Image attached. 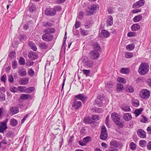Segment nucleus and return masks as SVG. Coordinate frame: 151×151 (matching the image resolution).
I'll return each instance as SVG.
<instances>
[{"label":"nucleus","instance_id":"1","mask_svg":"<svg viewBox=\"0 0 151 151\" xmlns=\"http://www.w3.org/2000/svg\"><path fill=\"white\" fill-rule=\"evenodd\" d=\"M149 70V65L147 63L142 62L139 67L138 72L141 75H144L148 73Z\"/></svg>","mask_w":151,"mask_h":151},{"label":"nucleus","instance_id":"2","mask_svg":"<svg viewBox=\"0 0 151 151\" xmlns=\"http://www.w3.org/2000/svg\"><path fill=\"white\" fill-rule=\"evenodd\" d=\"M99 6L96 4H92L88 7V10L86 11V14L88 15H91L94 14L96 12Z\"/></svg>","mask_w":151,"mask_h":151},{"label":"nucleus","instance_id":"3","mask_svg":"<svg viewBox=\"0 0 151 151\" xmlns=\"http://www.w3.org/2000/svg\"><path fill=\"white\" fill-rule=\"evenodd\" d=\"M111 116L113 121L116 125L121 127L123 126V123L120 122V116L118 114L114 112L112 114Z\"/></svg>","mask_w":151,"mask_h":151},{"label":"nucleus","instance_id":"4","mask_svg":"<svg viewBox=\"0 0 151 151\" xmlns=\"http://www.w3.org/2000/svg\"><path fill=\"white\" fill-rule=\"evenodd\" d=\"M150 91L147 89H142L139 93L140 96L143 99H147L150 96Z\"/></svg>","mask_w":151,"mask_h":151},{"label":"nucleus","instance_id":"5","mask_svg":"<svg viewBox=\"0 0 151 151\" xmlns=\"http://www.w3.org/2000/svg\"><path fill=\"white\" fill-rule=\"evenodd\" d=\"M82 63L84 66L87 67L91 68L93 65V61L86 57L83 58Z\"/></svg>","mask_w":151,"mask_h":151},{"label":"nucleus","instance_id":"6","mask_svg":"<svg viewBox=\"0 0 151 151\" xmlns=\"http://www.w3.org/2000/svg\"><path fill=\"white\" fill-rule=\"evenodd\" d=\"M108 137L106 129L104 126L102 127L101 133L100 136V138L102 140H105Z\"/></svg>","mask_w":151,"mask_h":151},{"label":"nucleus","instance_id":"7","mask_svg":"<svg viewBox=\"0 0 151 151\" xmlns=\"http://www.w3.org/2000/svg\"><path fill=\"white\" fill-rule=\"evenodd\" d=\"M53 36L52 35L49 33H45L42 35V40L45 41H51L53 39Z\"/></svg>","mask_w":151,"mask_h":151},{"label":"nucleus","instance_id":"8","mask_svg":"<svg viewBox=\"0 0 151 151\" xmlns=\"http://www.w3.org/2000/svg\"><path fill=\"white\" fill-rule=\"evenodd\" d=\"M144 0H140L134 4L132 7L134 9H136L143 6L145 4Z\"/></svg>","mask_w":151,"mask_h":151},{"label":"nucleus","instance_id":"9","mask_svg":"<svg viewBox=\"0 0 151 151\" xmlns=\"http://www.w3.org/2000/svg\"><path fill=\"white\" fill-rule=\"evenodd\" d=\"M56 14V12L53 9H47L45 11V14L47 16H53L55 15Z\"/></svg>","mask_w":151,"mask_h":151},{"label":"nucleus","instance_id":"10","mask_svg":"<svg viewBox=\"0 0 151 151\" xmlns=\"http://www.w3.org/2000/svg\"><path fill=\"white\" fill-rule=\"evenodd\" d=\"M81 105L82 103L81 101H78L77 100L75 99L73 101L72 106L73 108L77 109L80 108Z\"/></svg>","mask_w":151,"mask_h":151},{"label":"nucleus","instance_id":"11","mask_svg":"<svg viewBox=\"0 0 151 151\" xmlns=\"http://www.w3.org/2000/svg\"><path fill=\"white\" fill-rule=\"evenodd\" d=\"M90 55L91 59H96L99 58V54L96 50H92L90 52Z\"/></svg>","mask_w":151,"mask_h":151},{"label":"nucleus","instance_id":"12","mask_svg":"<svg viewBox=\"0 0 151 151\" xmlns=\"http://www.w3.org/2000/svg\"><path fill=\"white\" fill-rule=\"evenodd\" d=\"M137 134L138 136L142 138H144L146 137L145 132L142 129H139L137 131Z\"/></svg>","mask_w":151,"mask_h":151},{"label":"nucleus","instance_id":"13","mask_svg":"<svg viewBox=\"0 0 151 151\" xmlns=\"http://www.w3.org/2000/svg\"><path fill=\"white\" fill-rule=\"evenodd\" d=\"M55 30L54 28L50 27L45 29L43 30L44 33H49V34L55 33Z\"/></svg>","mask_w":151,"mask_h":151},{"label":"nucleus","instance_id":"14","mask_svg":"<svg viewBox=\"0 0 151 151\" xmlns=\"http://www.w3.org/2000/svg\"><path fill=\"white\" fill-rule=\"evenodd\" d=\"M121 144H119V142L114 140L111 141L110 143V145L111 147H113L114 148H117L119 145L120 146H122V145H120Z\"/></svg>","mask_w":151,"mask_h":151},{"label":"nucleus","instance_id":"15","mask_svg":"<svg viewBox=\"0 0 151 151\" xmlns=\"http://www.w3.org/2000/svg\"><path fill=\"white\" fill-rule=\"evenodd\" d=\"M29 80V78L27 77L22 78L19 80V84L21 85H26L28 83Z\"/></svg>","mask_w":151,"mask_h":151},{"label":"nucleus","instance_id":"16","mask_svg":"<svg viewBox=\"0 0 151 151\" xmlns=\"http://www.w3.org/2000/svg\"><path fill=\"white\" fill-rule=\"evenodd\" d=\"M75 98L81 100L84 102L86 99L87 97L83 94H79L75 96Z\"/></svg>","mask_w":151,"mask_h":151},{"label":"nucleus","instance_id":"17","mask_svg":"<svg viewBox=\"0 0 151 151\" xmlns=\"http://www.w3.org/2000/svg\"><path fill=\"white\" fill-rule=\"evenodd\" d=\"M18 73L19 75L22 77H24L27 74L26 70L25 68H22L19 69L18 70Z\"/></svg>","mask_w":151,"mask_h":151},{"label":"nucleus","instance_id":"18","mask_svg":"<svg viewBox=\"0 0 151 151\" xmlns=\"http://www.w3.org/2000/svg\"><path fill=\"white\" fill-rule=\"evenodd\" d=\"M7 128L6 124L3 122L0 123V133H3L4 130Z\"/></svg>","mask_w":151,"mask_h":151},{"label":"nucleus","instance_id":"19","mask_svg":"<svg viewBox=\"0 0 151 151\" xmlns=\"http://www.w3.org/2000/svg\"><path fill=\"white\" fill-rule=\"evenodd\" d=\"M28 56L31 60H34L37 58L38 56L36 53L32 52L29 53Z\"/></svg>","mask_w":151,"mask_h":151},{"label":"nucleus","instance_id":"20","mask_svg":"<svg viewBox=\"0 0 151 151\" xmlns=\"http://www.w3.org/2000/svg\"><path fill=\"white\" fill-rule=\"evenodd\" d=\"M18 108L17 107L13 106L11 107L10 109V113L12 114H17L18 112Z\"/></svg>","mask_w":151,"mask_h":151},{"label":"nucleus","instance_id":"21","mask_svg":"<svg viewBox=\"0 0 151 151\" xmlns=\"http://www.w3.org/2000/svg\"><path fill=\"white\" fill-rule=\"evenodd\" d=\"M42 25L45 28L51 27L53 26V24L50 22L47 21L42 23Z\"/></svg>","mask_w":151,"mask_h":151},{"label":"nucleus","instance_id":"22","mask_svg":"<svg viewBox=\"0 0 151 151\" xmlns=\"http://www.w3.org/2000/svg\"><path fill=\"white\" fill-rule=\"evenodd\" d=\"M123 118L125 121H128L132 119V116L130 113L125 114L124 115Z\"/></svg>","mask_w":151,"mask_h":151},{"label":"nucleus","instance_id":"23","mask_svg":"<svg viewBox=\"0 0 151 151\" xmlns=\"http://www.w3.org/2000/svg\"><path fill=\"white\" fill-rule=\"evenodd\" d=\"M140 26L138 24H134L131 27V29L132 31H135L139 29Z\"/></svg>","mask_w":151,"mask_h":151},{"label":"nucleus","instance_id":"24","mask_svg":"<svg viewBox=\"0 0 151 151\" xmlns=\"http://www.w3.org/2000/svg\"><path fill=\"white\" fill-rule=\"evenodd\" d=\"M142 17L141 15L135 16L133 19V21L135 22L140 21L142 19Z\"/></svg>","mask_w":151,"mask_h":151},{"label":"nucleus","instance_id":"25","mask_svg":"<svg viewBox=\"0 0 151 151\" xmlns=\"http://www.w3.org/2000/svg\"><path fill=\"white\" fill-rule=\"evenodd\" d=\"M130 71L129 69L127 68H121L120 71L122 73L127 74Z\"/></svg>","mask_w":151,"mask_h":151},{"label":"nucleus","instance_id":"26","mask_svg":"<svg viewBox=\"0 0 151 151\" xmlns=\"http://www.w3.org/2000/svg\"><path fill=\"white\" fill-rule=\"evenodd\" d=\"M29 11L30 12H32L35 11L36 9L35 5L31 2L29 3Z\"/></svg>","mask_w":151,"mask_h":151},{"label":"nucleus","instance_id":"27","mask_svg":"<svg viewBox=\"0 0 151 151\" xmlns=\"http://www.w3.org/2000/svg\"><path fill=\"white\" fill-rule=\"evenodd\" d=\"M132 105L135 107H138L139 105V101L137 99H132Z\"/></svg>","mask_w":151,"mask_h":151},{"label":"nucleus","instance_id":"28","mask_svg":"<svg viewBox=\"0 0 151 151\" xmlns=\"http://www.w3.org/2000/svg\"><path fill=\"white\" fill-rule=\"evenodd\" d=\"M108 24L107 25L110 26L112 25L113 23V18L111 16H109L108 17V19L107 21Z\"/></svg>","mask_w":151,"mask_h":151},{"label":"nucleus","instance_id":"29","mask_svg":"<svg viewBox=\"0 0 151 151\" xmlns=\"http://www.w3.org/2000/svg\"><path fill=\"white\" fill-rule=\"evenodd\" d=\"M39 46L40 48L42 49H46L48 47V45L45 42H40Z\"/></svg>","mask_w":151,"mask_h":151},{"label":"nucleus","instance_id":"30","mask_svg":"<svg viewBox=\"0 0 151 151\" xmlns=\"http://www.w3.org/2000/svg\"><path fill=\"white\" fill-rule=\"evenodd\" d=\"M101 34L104 37L107 38L110 35L109 33L106 30H103L101 31Z\"/></svg>","mask_w":151,"mask_h":151},{"label":"nucleus","instance_id":"31","mask_svg":"<svg viewBox=\"0 0 151 151\" xmlns=\"http://www.w3.org/2000/svg\"><path fill=\"white\" fill-rule=\"evenodd\" d=\"M29 45L30 48L34 51H36L37 50V48L35 44L32 42H29Z\"/></svg>","mask_w":151,"mask_h":151},{"label":"nucleus","instance_id":"32","mask_svg":"<svg viewBox=\"0 0 151 151\" xmlns=\"http://www.w3.org/2000/svg\"><path fill=\"white\" fill-rule=\"evenodd\" d=\"M126 91L130 93H132L134 92V89L132 86L129 85L126 87Z\"/></svg>","mask_w":151,"mask_h":151},{"label":"nucleus","instance_id":"33","mask_svg":"<svg viewBox=\"0 0 151 151\" xmlns=\"http://www.w3.org/2000/svg\"><path fill=\"white\" fill-rule=\"evenodd\" d=\"M147 142L144 140H142L139 141V145L141 147H144L146 146Z\"/></svg>","mask_w":151,"mask_h":151},{"label":"nucleus","instance_id":"34","mask_svg":"<svg viewBox=\"0 0 151 151\" xmlns=\"http://www.w3.org/2000/svg\"><path fill=\"white\" fill-rule=\"evenodd\" d=\"M123 87L124 86L122 84L118 83L117 84L116 90L118 91H121L123 90Z\"/></svg>","mask_w":151,"mask_h":151},{"label":"nucleus","instance_id":"35","mask_svg":"<svg viewBox=\"0 0 151 151\" xmlns=\"http://www.w3.org/2000/svg\"><path fill=\"white\" fill-rule=\"evenodd\" d=\"M30 97L29 95L26 94H22L20 96V98L23 100H25L29 98Z\"/></svg>","mask_w":151,"mask_h":151},{"label":"nucleus","instance_id":"36","mask_svg":"<svg viewBox=\"0 0 151 151\" xmlns=\"http://www.w3.org/2000/svg\"><path fill=\"white\" fill-rule=\"evenodd\" d=\"M134 45L133 44H129L127 46L126 49L127 50L131 51L134 49Z\"/></svg>","mask_w":151,"mask_h":151},{"label":"nucleus","instance_id":"37","mask_svg":"<svg viewBox=\"0 0 151 151\" xmlns=\"http://www.w3.org/2000/svg\"><path fill=\"white\" fill-rule=\"evenodd\" d=\"M10 123L11 125L13 126H16L17 123V121L14 119H12L10 120Z\"/></svg>","mask_w":151,"mask_h":151},{"label":"nucleus","instance_id":"38","mask_svg":"<svg viewBox=\"0 0 151 151\" xmlns=\"http://www.w3.org/2000/svg\"><path fill=\"white\" fill-rule=\"evenodd\" d=\"M133 56L132 53L129 52H127L125 53V57L127 59H129L132 58Z\"/></svg>","mask_w":151,"mask_h":151},{"label":"nucleus","instance_id":"39","mask_svg":"<svg viewBox=\"0 0 151 151\" xmlns=\"http://www.w3.org/2000/svg\"><path fill=\"white\" fill-rule=\"evenodd\" d=\"M26 89L25 86H19L17 88L18 91L22 93H26Z\"/></svg>","mask_w":151,"mask_h":151},{"label":"nucleus","instance_id":"40","mask_svg":"<svg viewBox=\"0 0 151 151\" xmlns=\"http://www.w3.org/2000/svg\"><path fill=\"white\" fill-rule=\"evenodd\" d=\"M93 47L94 50H96L97 51L100 50V46L97 43H94L93 45Z\"/></svg>","mask_w":151,"mask_h":151},{"label":"nucleus","instance_id":"41","mask_svg":"<svg viewBox=\"0 0 151 151\" xmlns=\"http://www.w3.org/2000/svg\"><path fill=\"white\" fill-rule=\"evenodd\" d=\"M92 110L93 111L98 113H101L103 111V110L102 109L96 107L94 108Z\"/></svg>","mask_w":151,"mask_h":151},{"label":"nucleus","instance_id":"42","mask_svg":"<svg viewBox=\"0 0 151 151\" xmlns=\"http://www.w3.org/2000/svg\"><path fill=\"white\" fill-rule=\"evenodd\" d=\"M35 90L34 87H30L26 89V93H30L34 91Z\"/></svg>","mask_w":151,"mask_h":151},{"label":"nucleus","instance_id":"43","mask_svg":"<svg viewBox=\"0 0 151 151\" xmlns=\"http://www.w3.org/2000/svg\"><path fill=\"white\" fill-rule=\"evenodd\" d=\"M143 109L142 108H140L139 109H136L134 111V113L135 114L136 116H139L140 115L142 111H143Z\"/></svg>","mask_w":151,"mask_h":151},{"label":"nucleus","instance_id":"44","mask_svg":"<svg viewBox=\"0 0 151 151\" xmlns=\"http://www.w3.org/2000/svg\"><path fill=\"white\" fill-rule=\"evenodd\" d=\"M122 109L125 111H130V109L129 106L124 105L122 107Z\"/></svg>","mask_w":151,"mask_h":151},{"label":"nucleus","instance_id":"45","mask_svg":"<svg viewBox=\"0 0 151 151\" xmlns=\"http://www.w3.org/2000/svg\"><path fill=\"white\" fill-rule=\"evenodd\" d=\"M117 81L123 83H126V80L122 77H119L117 79Z\"/></svg>","mask_w":151,"mask_h":151},{"label":"nucleus","instance_id":"46","mask_svg":"<svg viewBox=\"0 0 151 151\" xmlns=\"http://www.w3.org/2000/svg\"><path fill=\"white\" fill-rule=\"evenodd\" d=\"M83 140V141L85 142L86 144V143L89 142L91 141V138L89 136H87L86 137L84 138Z\"/></svg>","mask_w":151,"mask_h":151},{"label":"nucleus","instance_id":"47","mask_svg":"<svg viewBox=\"0 0 151 151\" xmlns=\"http://www.w3.org/2000/svg\"><path fill=\"white\" fill-rule=\"evenodd\" d=\"M84 13L83 12H80L79 14L77 17L76 19H83V17Z\"/></svg>","mask_w":151,"mask_h":151},{"label":"nucleus","instance_id":"48","mask_svg":"<svg viewBox=\"0 0 151 151\" xmlns=\"http://www.w3.org/2000/svg\"><path fill=\"white\" fill-rule=\"evenodd\" d=\"M113 84L114 83L111 81L109 82L106 84V87L110 88L113 86Z\"/></svg>","mask_w":151,"mask_h":151},{"label":"nucleus","instance_id":"49","mask_svg":"<svg viewBox=\"0 0 151 151\" xmlns=\"http://www.w3.org/2000/svg\"><path fill=\"white\" fill-rule=\"evenodd\" d=\"M12 65L13 69H15L17 67V61L15 60H14L12 63Z\"/></svg>","mask_w":151,"mask_h":151},{"label":"nucleus","instance_id":"50","mask_svg":"<svg viewBox=\"0 0 151 151\" xmlns=\"http://www.w3.org/2000/svg\"><path fill=\"white\" fill-rule=\"evenodd\" d=\"M130 147L131 150H134L136 148V145L133 142H131L130 144Z\"/></svg>","mask_w":151,"mask_h":151},{"label":"nucleus","instance_id":"51","mask_svg":"<svg viewBox=\"0 0 151 151\" xmlns=\"http://www.w3.org/2000/svg\"><path fill=\"white\" fill-rule=\"evenodd\" d=\"M28 73L29 76H32L34 74L35 72L33 69L31 68L28 70Z\"/></svg>","mask_w":151,"mask_h":151},{"label":"nucleus","instance_id":"52","mask_svg":"<svg viewBox=\"0 0 151 151\" xmlns=\"http://www.w3.org/2000/svg\"><path fill=\"white\" fill-rule=\"evenodd\" d=\"M107 12L109 14H112V13H114V10L113 8L111 7H109L107 8Z\"/></svg>","mask_w":151,"mask_h":151},{"label":"nucleus","instance_id":"53","mask_svg":"<svg viewBox=\"0 0 151 151\" xmlns=\"http://www.w3.org/2000/svg\"><path fill=\"white\" fill-rule=\"evenodd\" d=\"M20 64L21 65H24L25 64V60L22 57H20L19 60Z\"/></svg>","mask_w":151,"mask_h":151},{"label":"nucleus","instance_id":"54","mask_svg":"<svg viewBox=\"0 0 151 151\" xmlns=\"http://www.w3.org/2000/svg\"><path fill=\"white\" fill-rule=\"evenodd\" d=\"M81 34L83 35H86L88 34V31L82 29H81L80 30Z\"/></svg>","mask_w":151,"mask_h":151},{"label":"nucleus","instance_id":"55","mask_svg":"<svg viewBox=\"0 0 151 151\" xmlns=\"http://www.w3.org/2000/svg\"><path fill=\"white\" fill-rule=\"evenodd\" d=\"M136 35V33L133 32H129L127 35L128 37H132L135 36Z\"/></svg>","mask_w":151,"mask_h":151},{"label":"nucleus","instance_id":"56","mask_svg":"<svg viewBox=\"0 0 151 151\" xmlns=\"http://www.w3.org/2000/svg\"><path fill=\"white\" fill-rule=\"evenodd\" d=\"M5 95L2 93L0 94V100L2 101H4L5 99Z\"/></svg>","mask_w":151,"mask_h":151},{"label":"nucleus","instance_id":"57","mask_svg":"<svg viewBox=\"0 0 151 151\" xmlns=\"http://www.w3.org/2000/svg\"><path fill=\"white\" fill-rule=\"evenodd\" d=\"M10 91L13 92H17V89L14 87H12L10 88Z\"/></svg>","mask_w":151,"mask_h":151},{"label":"nucleus","instance_id":"58","mask_svg":"<svg viewBox=\"0 0 151 151\" xmlns=\"http://www.w3.org/2000/svg\"><path fill=\"white\" fill-rule=\"evenodd\" d=\"M81 23L80 22L76 21L75 24V28H78L80 26Z\"/></svg>","mask_w":151,"mask_h":151},{"label":"nucleus","instance_id":"59","mask_svg":"<svg viewBox=\"0 0 151 151\" xmlns=\"http://www.w3.org/2000/svg\"><path fill=\"white\" fill-rule=\"evenodd\" d=\"M90 118L89 117H86L85 118L84 122L85 123L87 124L90 123Z\"/></svg>","mask_w":151,"mask_h":151},{"label":"nucleus","instance_id":"60","mask_svg":"<svg viewBox=\"0 0 151 151\" xmlns=\"http://www.w3.org/2000/svg\"><path fill=\"white\" fill-rule=\"evenodd\" d=\"M83 74L86 75V76H88L90 73L89 70H83Z\"/></svg>","mask_w":151,"mask_h":151},{"label":"nucleus","instance_id":"61","mask_svg":"<svg viewBox=\"0 0 151 151\" xmlns=\"http://www.w3.org/2000/svg\"><path fill=\"white\" fill-rule=\"evenodd\" d=\"M19 38L20 40H26V37L24 35H20Z\"/></svg>","mask_w":151,"mask_h":151},{"label":"nucleus","instance_id":"62","mask_svg":"<svg viewBox=\"0 0 151 151\" xmlns=\"http://www.w3.org/2000/svg\"><path fill=\"white\" fill-rule=\"evenodd\" d=\"M16 53L14 51H12L11 52L9 55V57L11 58H14L15 55Z\"/></svg>","mask_w":151,"mask_h":151},{"label":"nucleus","instance_id":"63","mask_svg":"<svg viewBox=\"0 0 151 151\" xmlns=\"http://www.w3.org/2000/svg\"><path fill=\"white\" fill-rule=\"evenodd\" d=\"M118 150L114 147H111L110 149L106 150L105 151H118Z\"/></svg>","mask_w":151,"mask_h":151},{"label":"nucleus","instance_id":"64","mask_svg":"<svg viewBox=\"0 0 151 151\" xmlns=\"http://www.w3.org/2000/svg\"><path fill=\"white\" fill-rule=\"evenodd\" d=\"M147 148L148 150H151V141L149 142L147 145Z\"/></svg>","mask_w":151,"mask_h":151}]
</instances>
